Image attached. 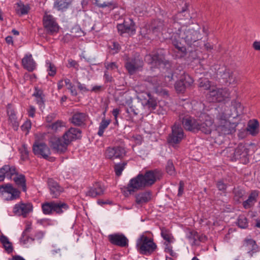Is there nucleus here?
Listing matches in <instances>:
<instances>
[{
  "mask_svg": "<svg viewBox=\"0 0 260 260\" xmlns=\"http://www.w3.org/2000/svg\"><path fill=\"white\" fill-rule=\"evenodd\" d=\"M161 177V171L157 169L147 170L144 173H140L129 180L123 193L125 197L133 194L138 190L151 186Z\"/></svg>",
  "mask_w": 260,
  "mask_h": 260,
  "instance_id": "nucleus-1",
  "label": "nucleus"
},
{
  "mask_svg": "<svg viewBox=\"0 0 260 260\" xmlns=\"http://www.w3.org/2000/svg\"><path fill=\"white\" fill-rule=\"evenodd\" d=\"M186 12L185 9H183L179 12L176 16L169 19V25H167L168 31L170 34H173L171 37L172 43L174 46L173 50L176 58H181L185 56L186 54V47L176 39V37H179V34L183 31V29L186 28L184 26H181L180 23L176 21L177 20L182 19V16L184 13Z\"/></svg>",
  "mask_w": 260,
  "mask_h": 260,
  "instance_id": "nucleus-2",
  "label": "nucleus"
},
{
  "mask_svg": "<svg viewBox=\"0 0 260 260\" xmlns=\"http://www.w3.org/2000/svg\"><path fill=\"white\" fill-rule=\"evenodd\" d=\"M230 115L231 114H226L223 111L219 112L216 115L215 127L219 135H229L235 131L234 123H231L228 119Z\"/></svg>",
  "mask_w": 260,
  "mask_h": 260,
  "instance_id": "nucleus-3",
  "label": "nucleus"
},
{
  "mask_svg": "<svg viewBox=\"0 0 260 260\" xmlns=\"http://www.w3.org/2000/svg\"><path fill=\"white\" fill-rule=\"evenodd\" d=\"M42 212L45 215H52L55 213L61 215L69 208V205L60 201L45 202L41 204Z\"/></svg>",
  "mask_w": 260,
  "mask_h": 260,
  "instance_id": "nucleus-4",
  "label": "nucleus"
},
{
  "mask_svg": "<svg viewBox=\"0 0 260 260\" xmlns=\"http://www.w3.org/2000/svg\"><path fill=\"white\" fill-rule=\"evenodd\" d=\"M136 248L140 254L149 255L156 250L157 245L152 238L142 234L137 240Z\"/></svg>",
  "mask_w": 260,
  "mask_h": 260,
  "instance_id": "nucleus-5",
  "label": "nucleus"
},
{
  "mask_svg": "<svg viewBox=\"0 0 260 260\" xmlns=\"http://www.w3.org/2000/svg\"><path fill=\"white\" fill-rule=\"evenodd\" d=\"M179 38L184 40L188 47L192 48L197 46L202 37L199 30L186 27L180 32Z\"/></svg>",
  "mask_w": 260,
  "mask_h": 260,
  "instance_id": "nucleus-6",
  "label": "nucleus"
},
{
  "mask_svg": "<svg viewBox=\"0 0 260 260\" xmlns=\"http://www.w3.org/2000/svg\"><path fill=\"white\" fill-rule=\"evenodd\" d=\"M184 137L185 135L181 125L176 122L171 126V133L169 134L167 141L170 146L175 147Z\"/></svg>",
  "mask_w": 260,
  "mask_h": 260,
  "instance_id": "nucleus-7",
  "label": "nucleus"
},
{
  "mask_svg": "<svg viewBox=\"0 0 260 260\" xmlns=\"http://www.w3.org/2000/svg\"><path fill=\"white\" fill-rule=\"evenodd\" d=\"M199 131L205 134H211L214 128L213 117L206 112H202L199 115Z\"/></svg>",
  "mask_w": 260,
  "mask_h": 260,
  "instance_id": "nucleus-8",
  "label": "nucleus"
},
{
  "mask_svg": "<svg viewBox=\"0 0 260 260\" xmlns=\"http://www.w3.org/2000/svg\"><path fill=\"white\" fill-rule=\"evenodd\" d=\"M32 151L35 155L50 161L55 160V157L50 156L51 150L44 142L36 141L32 145Z\"/></svg>",
  "mask_w": 260,
  "mask_h": 260,
  "instance_id": "nucleus-9",
  "label": "nucleus"
},
{
  "mask_svg": "<svg viewBox=\"0 0 260 260\" xmlns=\"http://www.w3.org/2000/svg\"><path fill=\"white\" fill-rule=\"evenodd\" d=\"M50 146L54 153L59 154L65 153L68 150L70 145L67 141L63 139V137H52L49 141Z\"/></svg>",
  "mask_w": 260,
  "mask_h": 260,
  "instance_id": "nucleus-10",
  "label": "nucleus"
},
{
  "mask_svg": "<svg viewBox=\"0 0 260 260\" xmlns=\"http://www.w3.org/2000/svg\"><path fill=\"white\" fill-rule=\"evenodd\" d=\"M230 96V92L227 88H213L208 94L209 100L212 102H221Z\"/></svg>",
  "mask_w": 260,
  "mask_h": 260,
  "instance_id": "nucleus-11",
  "label": "nucleus"
},
{
  "mask_svg": "<svg viewBox=\"0 0 260 260\" xmlns=\"http://www.w3.org/2000/svg\"><path fill=\"white\" fill-rule=\"evenodd\" d=\"M249 149L243 144L240 143L235 149L232 156V160H240L243 164L249 162Z\"/></svg>",
  "mask_w": 260,
  "mask_h": 260,
  "instance_id": "nucleus-12",
  "label": "nucleus"
},
{
  "mask_svg": "<svg viewBox=\"0 0 260 260\" xmlns=\"http://www.w3.org/2000/svg\"><path fill=\"white\" fill-rule=\"evenodd\" d=\"M43 24L48 34L53 35L59 30V25L55 18L52 15L46 13L43 18Z\"/></svg>",
  "mask_w": 260,
  "mask_h": 260,
  "instance_id": "nucleus-13",
  "label": "nucleus"
},
{
  "mask_svg": "<svg viewBox=\"0 0 260 260\" xmlns=\"http://www.w3.org/2000/svg\"><path fill=\"white\" fill-rule=\"evenodd\" d=\"M117 28L120 35L124 34L133 35L136 33V24L131 18H126L122 23L118 24Z\"/></svg>",
  "mask_w": 260,
  "mask_h": 260,
  "instance_id": "nucleus-14",
  "label": "nucleus"
},
{
  "mask_svg": "<svg viewBox=\"0 0 260 260\" xmlns=\"http://www.w3.org/2000/svg\"><path fill=\"white\" fill-rule=\"evenodd\" d=\"M106 187L101 182H95L91 186L87 188L85 192L86 197L91 198H96L104 194L106 191Z\"/></svg>",
  "mask_w": 260,
  "mask_h": 260,
  "instance_id": "nucleus-15",
  "label": "nucleus"
},
{
  "mask_svg": "<svg viewBox=\"0 0 260 260\" xmlns=\"http://www.w3.org/2000/svg\"><path fill=\"white\" fill-rule=\"evenodd\" d=\"M6 193L10 194L9 197L6 198L7 201L17 200L20 198L21 194L20 191L18 189L14 187L11 183L0 185V194L4 195Z\"/></svg>",
  "mask_w": 260,
  "mask_h": 260,
  "instance_id": "nucleus-16",
  "label": "nucleus"
},
{
  "mask_svg": "<svg viewBox=\"0 0 260 260\" xmlns=\"http://www.w3.org/2000/svg\"><path fill=\"white\" fill-rule=\"evenodd\" d=\"M108 239L110 243L115 246L126 247L128 245V240L122 233L110 234L108 236Z\"/></svg>",
  "mask_w": 260,
  "mask_h": 260,
  "instance_id": "nucleus-17",
  "label": "nucleus"
},
{
  "mask_svg": "<svg viewBox=\"0 0 260 260\" xmlns=\"http://www.w3.org/2000/svg\"><path fill=\"white\" fill-rule=\"evenodd\" d=\"M33 206L31 203H24L22 202L15 205L13 208V212L18 216H22L24 217L32 211Z\"/></svg>",
  "mask_w": 260,
  "mask_h": 260,
  "instance_id": "nucleus-18",
  "label": "nucleus"
},
{
  "mask_svg": "<svg viewBox=\"0 0 260 260\" xmlns=\"http://www.w3.org/2000/svg\"><path fill=\"white\" fill-rule=\"evenodd\" d=\"M124 153V149L122 147H109L106 150L105 156L106 158L113 160L117 158H122Z\"/></svg>",
  "mask_w": 260,
  "mask_h": 260,
  "instance_id": "nucleus-19",
  "label": "nucleus"
},
{
  "mask_svg": "<svg viewBox=\"0 0 260 260\" xmlns=\"http://www.w3.org/2000/svg\"><path fill=\"white\" fill-rule=\"evenodd\" d=\"M47 185L49 189V193L52 198H58L61 193L64 191V188L59 184L52 178H49Z\"/></svg>",
  "mask_w": 260,
  "mask_h": 260,
  "instance_id": "nucleus-20",
  "label": "nucleus"
},
{
  "mask_svg": "<svg viewBox=\"0 0 260 260\" xmlns=\"http://www.w3.org/2000/svg\"><path fill=\"white\" fill-rule=\"evenodd\" d=\"M182 124L184 128L190 132H197L199 128V117L195 119L192 117H186L183 118Z\"/></svg>",
  "mask_w": 260,
  "mask_h": 260,
  "instance_id": "nucleus-21",
  "label": "nucleus"
},
{
  "mask_svg": "<svg viewBox=\"0 0 260 260\" xmlns=\"http://www.w3.org/2000/svg\"><path fill=\"white\" fill-rule=\"evenodd\" d=\"M146 59L153 67L158 68L161 64H166L165 56L162 54L158 52H153L152 54L147 55Z\"/></svg>",
  "mask_w": 260,
  "mask_h": 260,
  "instance_id": "nucleus-22",
  "label": "nucleus"
},
{
  "mask_svg": "<svg viewBox=\"0 0 260 260\" xmlns=\"http://www.w3.org/2000/svg\"><path fill=\"white\" fill-rule=\"evenodd\" d=\"M143 61L138 57H134L125 63V67L128 73L134 74L137 71L142 68Z\"/></svg>",
  "mask_w": 260,
  "mask_h": 260,
  "instance_id": "nucleus-23",
  "label": "nucleus"
},
{
  "mask_svg": "<svg viewBox=\"0 0 260 260\" xmlns=\"http://www.w3.org/2000/svg\"><path fill=\"white\" fill-rule=\"evenodd\" d=\"M82 131L80 129L75 127H71L66 131L62 136L68 143L70 144L73 141L80 139L82 137Z\"/></svg>",
  "mask_w": 260,
  "mask_h": 260,
  "instance_id": "nucleus-24",
  "label": "nucleus"
},
{
  "mask_svg": "<svg viewBox=\"0 0 260 260\" xmlns=\"http://www.w3.org/2000/svg\"><path fill=\"white\" fill-rule=\"evenodd\" d=\"M217 75L221 77L225 83L232 84L237 82L236 77L229 69L225 68H221L217 71Z\"/></svg>",
  "mask_w": 260,
  "mask_h": 260,
  "instance_id": "nucleus-25",
  "label": "nucleus"
},
{
  "mask_svg": "<svg viewBox=\"0 0 260 260\" xmlns=\"http://www.w3.org/2000/svg\"><path fill=\"white\" fill-rule=\"evenodd\" d=\"M140 99L142 101V105L148 108L150 111L156 109L157 105L156 100L150 93H145V95H142Z\"/></svg>",
  "mask_w": 260,
  "mask_h": 260,
  "instance_id": "nucleus-26",
  "label": "nucleus"
},
{
  "mask_svg": "<svg viewBox=\"0 0 260 260\" xmlns=\"http://www.w3.org/2000/svg\"><path fill=\"white\" fill-rule=\"evenodd\" d=\"M242 247L247 252L250 257L258 251V246L255 240L246 238L243 240Z\"/></svg>",
  "mask_w": 260,
  "mask_h": 260,
  "instance_id": "nucleus-27",
  "label": "nucleus"
},
{
  "mask_svg": "<svg viewBox=\"0 0 260 260\" xmlns=\"http://www.w3.org/2000/svg\"><path fill=\"white\" fill-rule=\"evenodd\" d=\"M16 173V168L15 166L5 165L0 168V182L3 181L5 178L11 179Z\"/></svg>",
  "mask_w": 260,
  "mask_h": 260,
  "instance_id": "nucleus-28",
  "label": "nucleus"
},
{
  "mask_svg": "<svg viewBox=\"0 0 260 260\" xmlns=\"http://www.w3.org/2000/svg\"><path fill=\"white\" fill-rule=\"evenodd\" d=\"M152 192L150 190H145L135 194V202L137 205H142L151 201Z\"/></svg>",
  "mask_w": 260,
  "mask_h": 260,
  "instance_id": "nucleus-29",
  "label": "nucleus"
},
{
  "mask_svg": "<svg viewBox=\"0 0 260 260\" xmlns=\"http://www.w3.org/2000/svg\"><path fill=\"white\" fill-rule=\"evenodd\" d=\"M7 114L9 124L15 131H17L19 127V122L16 116V112L13 109L9 107L7 109Z\"/></svg>",
  "mask_w": 260,
  "mask_h": 260,
  "instance_id": "nucleus-30",
  "label": "nucleus"
},
{
  "mask_svg": "<svg viewBox=\"0 0 260 260\" xmlns=\"http://www.w3.org/2000/svg\"><path fill=\"white\" fill-rule=\"evenodd\" d=\"M87 118V115L85 113L76 112L75 113L71 118V122L76 126H82L85 125V122Z\"/></svg>",
  "mask_w": 260,
  "mask_h": 260,
  "instance_id": "nucleus-31",
  "label": "nucleus"
},
{
  "mask_svg": "<svg viewBox=\"0 0 260 260\" xmlns=\"http://www.w3.org/2000/svg\"><path fill=\"white\" fill-rule=\"evenodd\" d=\"M23 68L28 72H32L36 68V63L31 54H26L22 59Z\"/></svg>",
  "mask_w": 260,
  "mask_h": 260,
  "instance_id": "nucleus-32",
  "label": "nucleus"
},
{
  "mask_svg": "<svg viewBox=\"0 0 260 260\" xmlns=\"http://www.w3.org/2000/svg\"><path fill=\"white\" fill-rule=\"evenodd\" d=\"M14 175L16 176L13 179L15 183L18 188H21L23 192H26L27 186H26V180L25 176L22 174H18L16 171V173Z\"/></svg>",
  "mask_w": 260,
  "mask_h": 260,
  "instance_id": "nucleus-33",
  "label": "nucleus"
},
{
  "mask_svg": "<svg viewBox=\"0 0 260 260\" xmlns=\"http://www.w3.org/2000/svg\"><path fill=\"white\" fill-rule=\"evenodd\" d=\"M258 196V191L257 190H252L248 196V199L243 202V207L245 209L251 208L256 202Z\"/></svg>",
  "mask_w": 260,
  "mask_h": 260,
  "instance_id": "nucleus-34",
  "label": "nucleus"
},
{
  "mask_svg": "<svg viewBox=\"0 0 260 260\" xmlns=\"http://www.w3.org/2000/svg\"><path fill=\"white\" fill-rule=\"evenodd\" d=\"M73 0H56L53 8L58 11H64L69 8Z\"/></svg>",
  "mask_w": 260,
  "mask_h": 260,
  "instance_id": "nucleus-35",
  "label": "nucleus"
},
{
  "mask_svg": "<svg viewBox=\"0 0 260 260\" xmlns=\"http://www.w3.org/2000/svg\"><path fill=\"white\" fill-rule=\"evenodd\" d=\"M15 5L16 13L20 16L27 14L30 10L29 5H24L21 1L17 2Z\"/></svg>",
  "mask_w": 260,
  "mask_h": 260,
  "instance_id": "nucleus-36",
  "label": "nucleus"
},
{
  "mask_svg": "<svg viewBox=\"0 0 260 260\" xmlns=\"http://www.w3.org/2000/svg\"><path fill=\"white\" fill-rule=\"evenodd\" d=\"M31 226L29 224L26 225L25 230L22 233L21 236L20 238V242L23 244H26L30 242H33L35 239L30 237L28 234L30 232Z\"/></svg>",
  "mask_w": 260,
  "mask_h": 260,
  "instance_id": "nucleus-37",
  "label": "nucleus"
},
{
  "mask_svg": "<svg viewBox=\"0 0 260 260\" xmlns=\"http://www.w3.org/2000/svg\"><path fill=\"white\" fill-rule=\"evenodd\" d=\"M32 96L36 98V102L40 107L44 106L45 95L43 93V91L41 89L39 88L38 87H35Z\"/></svg>",
  "mask_w": 260,
  "mask_h": 260,
  "instance_id": "nucleus-38",
  "label": "nucleus"
},
{
  "mask_svg": "<svg viewBox=\"0 0 260 260\" xmlns=\"http://www.w3.org/2000/svg\"><path fill=\"white\" fill-rule=\"evenodd\" d=\"M0 242L6 251L10 254L13 251L12 243L10 241L9 238L5 235L2 234L0 236Z\"/></svg>",
  "mask_w": 260,
  "mask_h": 260,
  "instance_id": "nucleus-39",
  "label": "nucleus"
},
{
  "mask_svg": "<svg viewBox=\"0 0 260 260\" xmlns=\"http://www.w3.org/2000/svg\"><path fill=\"white\" fill-rule=\"evenodd\" d=\"M233 193L234 200L237 202H240V200L242 199L245 195L246 192L243 188L238 186L234 188Z\"/></svg>",
  "mask_w": 260,
  "mask_h": 260,
  "instance_id": "nucleus-40",
  "label": "nucleus"
},
{
  "mask_svg": "<svg viewBox=\"0 0 260 260\" xmlns=\"http://www.w3.org/2000/svg\"><path fill=\"white\" fill-rule=\"evenodd\" d=\"M189 51L188 58L190 60H197L199 63H201V59L199 56L200 53V48H198L197 47H192Z\"/></svg>",
  "mask_w": 260,
  "mask_h": 260,
  "instance_id": "nucleus-41",
  "label": "nucleus"
},
{
  "mask_svg": "<svg viewBox=\"0 0 260 260\" xmlns=\"http://www.w3.org/2000/svg\"><path fill=\"white\" fill-rule=\"evenodd\" d=\"M199 87L203 90H209L212 87L211 82L206 78H200L198 80Z\"/></svg>",
  "mask_w": 260,
  "mask_h": 260,
  "instance_id": "nucleus-42",
  "label": "nucleus"
},
{
  "mask_svg": "<svg viewBox=\"0 0 260 260\" xmlns=\"http://www.w3.org/2000/svg\"><path fill=\"white\" fill-rule=\"evenodd\" d=\"M259 124L257 120L249 123L247 128V131L252 136H255L258 132Z\"/></svg>",
  "mask_w": 260,
  "mask_h": 260,
  "instance_id": "nucleus-43",
  "label": "nucleus"
},
{
  "mask_svg": "<svg viewBox=\"0 0 260 260\" xmlns=\"http://www.w3.org/2000/svg\"><path fill=\"white\" fill-rule=\"evenodd\" d=\"M37 223L44 227L53 226L57 224V220L50 218H45L38 220Z\"/></svg>",
  "mask_w": 260,
  "mask_h": 260,
  "instance_id": "nucleus-44",
  "label": "nucleus"
},
{
  "mask_svg": "<svg viewBox=\"0 0 260 260\" xmlns=\"http://www.w3.org/2000/svg\"><path fill=\"white\" fill-rule=\"evenodd\" d=\"M237 224L241 229H247L248 227L247 218L244 215H240L237 219Z\"/></svg>",
  "mask_w": 260,
  "mask_h": 260,
  "instance_id": "nucleus-45",
  "label": "nucleus"
},
{
  "mask_svg": "<svg viewBox=\"0 0 260 260\" xmlns=\"http://www.w3.org/2000/svg\"><path fill=\"white\" fill-rule=\"evenodd\" d=\"M166 171L170 176H175L176 175V171L174 165L173 161L171 159H169L167 161L166 166Z\"/></svg>",
  "mask_w": 260,
  "mask_h": 260,
  "instance_id": "nucleus-46",
  "label": "nucleus"
},
{
  "mask_svg": "<svg viewBox=\"0 0 260 260\" xmlns=\"http://www.w3.org/2000/svg\"><path fill=\"white\" fill-rule=\"evenodd\" d=\"M110 123V120L103 119L100 123L98 135L102 137L103 136L105 129L108 127Z\"/></svg>",
  "mask_w": 260,
  "mask_h": 260,
  "instance_id": "nucleus-47",
  "label": "nucleus"
},
{
  "mask_svg": "<svg viewBox=\"0 0 260 260\" xmlns=\"http://www.w3.org/2000/svg\"><path fill=\"white\" fill-rule=\"evenodd\" d=\"M126 165L127 162L125 161L115 164L114 167L115 175L118 177L121 176Z\"/></svg>",
  "mask_w": 260,
  "mask_h": 260,
  "instance_id": "nucleus-48",
  "label": "nucleus"
},
{
  "mask_svg": "<svg viewBox=\"0 0 260 260\" xmlns=\"http://www.w3.org/2000/svg\"><path fill=\"white\" fill-rule=\"evenodd\" d=\"M198 232L195 231L189 232L186 235V238L191 242L192 245H198L197 243Z\"/></svg>",
  "mask_w": 260,
  "mask_h": 260,
  "instance_id": "nucleus-49",
  "label": "nucleus"
},
{
  "mask_svg": "<svg viewBox=\"0 0 260 260\" xmlns=\"http://www.w3.org/2000/svg\"><path fill=\"white\" fill-rule=\"evenodd\" d=\"M64 81L66 85L67 86V88L68 90L70 91L71 94L73 96H77L78 95V92L74 87V85L71 82V80L68 78H66L64 79Z\"/></svg>",
  "mask_w": 260,
  "mask_h": 260,
  "instance_id": "nucleus-50",
  "label": "nucleus"
},
{
  "mask_svg": "<svg viewBox=\"0 0 260 260\" xmlns=\"http://www.w3.org/2000/svg\"><path fill=\"white\" fill-rule=\"evenodd\" d=\"M46 66L48 75L50 76H54L56 73V68L55 65L47 60L46 61Z\"/></svg>",
  "mask_w": 260,
  "mask_h": 260,
  "instance_id": "nucleus-51",
  "label": "nucleus"
},
{
  "mask_svg": "<svg viewBox=\"0 0 260 260\" xmlns=\"http://www.w3.org/2000/svg\"><path fill=\"white\" fill-rule=\"evenodd\" d=\"M62 126V121L61 120H57L55 122L48 124L47 127L50 129L53 132H56Z\"/></svg>",
  "mask_w": 260,
  "mask_h": 260,
  "instance_id": "nucleus-52",
  "label": "nucleus"
},
{
  "mask_svg": "<svg viewBox=\"0 0 260 260\" xmlns=\"http://www.w3.org/2000/svg\"><path fill=\"white\" fill-rule=\"evenodd\" d=\"M180 79L183 81V83L187 87L190 86L193 83V79L188 74H183L180 77Z\"/></svg>",
  "mask_w": 260,
  "mask_h": 260,
  "instance_id": "nucleus-53",
  "label": "nucleus"
},
{
  "mask_svg": "<svg viewBox=\"0 0 260 260\" xmlns=\"http://www.w3.org/2000/svg\"><path fill=\"white\" fill-rule=\"evenodd\" d=\"M216 186L219 191H222L224 196H226L227 184L224 183L223 180H220L217 181Z\"/></svg>",
  "mask_w": 260,
  "mask_h": 260,
  "instance_id": "nucleus-54",
  "label": "nucleus"
},
{
  "mask_svg": "<svg viewBox=\"0 0 260 260\" xmlns=\"http://www.w3.org/2000/svg\"><path fill=\"white\" fill-rule=\"evenodd\" d=\"M165 252L170 254L172 258H177L178 254L173 250L172 246L169 243H165Z\"/></svg>",
  "mask_w": 260,
  "mask_h": 260,
  "instance_id": "nucleus-55",
  "label": "nucleus"
},
{
  "mask_svg": "<svg viewBox=\"0 0 260 260\" xmlns=\"http://www.w3.org/2000/svg\"><path fill=\"white\" fill-rule=\"evenodd\" d=\"M182 80H183V79H180L176 82L175 85V89L178 92H183L187 88L184 83H183V81Z\"/></svg>",
  "mask_w": 260,
  "mask_h": 260,
  "instance_id": "nucleus-56",
  "label": "nucleus"
},
{
  "mask_svg": "<svg viewBox=\"0 0 260 260\" xmlns=\"http://www.w3.org/2000/svg\"><path fill=\"white\" fill-rule=\"evenodd\" d=\"M161 236L162 238L168 242V243L169 244L172 242L171 239L172 236L169 233V231L166 229L162 228L161 229Z\"/></svg>",
  "mask_w": 260,
  "mask_h": 260,
  "instance_id": "nucleus-57",
  "label": "nucleus"
},
{
  "mask_svg": "<svg viewBox=\"0 0 260 260\" xmlns=\"http://www.w3.org/2000/svg\"><path fill=\"white\" fill-rule=\"evenodd\" d=\"M198 48L202 49L203 47H205L207 51L212 50L213 47V45L210 44L209 43H206L204 41H202V39L199 42L197 45Z\"/></svg>",
  "mask_w": 260,
  "mask_h": 260,
  "instance_id": "nucleus-58",
  "label": "nucleus"
},
{
  "mask_svg": "<svg viewBox=\"0 0 260 260\" xmlns=\"http://www.w3.org/2000/svg\"><path fill=\"white\" fill-rule=\"evenodd\" d=\"M104 64L105 68V71H113L118 68V66L115 62H109L106 61H105Z\"/></svg>",
  "mask_w": 260,
  "mask_h": 260,
  "instance_id": "nucleus-59",
  "label": "nucleus"
},
{
  "mask_svg": "<svg viewBox=\"0 0 260 260\" xmlns=\"http://www.w3.org/2000/svg\"><path fill=\"white\" fill-rule=\"evenodd\" d=\"M31 127V122L30 120H26L21 126V129L23 132H25V135H27Z\"/></svg>",
  "mask_w": 260,
  "mask_h": 260,
  "instance_id": "nucleus-60",
  "label": "nucleus"
},
{
  "mask_svg": "<svg viewBox=\"0 0 260 260\" xmlns=\"http://www.w3.org/2000/svg\"><path fill=\"white\" fill-rule=\"evenodd\" d=\"M103 77L105 83H112L114 81L112 74H110L109 71L105 70L104 71V74Z\"/></svg>",
  "mask_w": 260,
  "mask_h": 260,
  "instance_id": "nucleus-61",
  "label": "nucleus"
},
{
  "mask_svg": "<svg viewBox=\"0 0 260 260\" xmlns=\"http://www.w3.org/2000/svg\"><path fill=\"white\" fill-rule=\"evenodd\" d=\"M126 112L131 116H134L138 114L139 111L137 109H135L133 106H132L129 108L126 109Z\"/></svg>",
  "mask_w": 260,
  "mask_h": 260,
  "instance_id": "nucleus-62",
  "label": "nucleus"
},
{
  "mask_svg": "<svg viewBox=\"0 0 260 260\" xmlns=\"http://www.w3.org/2000/svg\"><path fill=\"white\" fill-rule=\"evenodd\" d=\"M77 83L78 88L81 92H88V91H90V90L86 87V86L85 84H82L79 81H77Z\"/></svg>",
  "mask_w": 260,
  "mask_h": 260,
  "instance_id": "nucleus-63",
  "label": "nucleus"
},
{
  "mask_svg": "<svg viewBox=\"0 0 260 260\" xmlns=\"http://www.w3.org/2000/svg\"><path fill=\"white\" fill-rule=\"evenodd\" d=\"M184 183L183 181H180L179 183V188H178V196L181 197L184 191Z\"/></svg>",
  "mask_w": 260,
  "mask_h": 260,
  "instance_id": "nucleus-64",
  "label": "nucleus"
}]
</instances>
